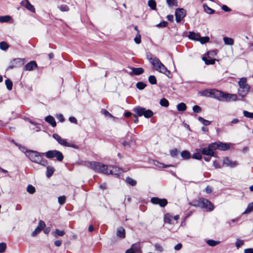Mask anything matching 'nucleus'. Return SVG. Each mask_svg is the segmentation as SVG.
I'll return each instance as SVG.
<instances>
[{
	"label": "nucleus",
	"instance_id": "nucleus-1",
	"mask_svg": "<svg viewBox=\"0 0 253 253\" xmlns=\"http://www.w3.org/2000/svg\"><path fill=\"white\" fill-rule=\"evenodd\" d=\"M89 168L95 172L106 174L118 175L121 173L122 169L114 166H107L101 163L96 162H89Z\"/></svg>",
	"mask_w": 253,
	"mask_h": 253
},
{
	"label": "nucleus",
	"instance_id": "nucleus-2",
	"mask_svg": "<svg viewBox=\"0 0 253 253\" xmlns=\"http://www.w3.org/2000/svg\"><path fill=\"white\" fill-rule=\"evenodd\" d=\"M25 153L26 156L33 163L40 164L42 166H45L47 164V161L43 160L41 154L38 151L26 149Z\"/></svg>",
	"mask_w": 253,
	"mask_h": 253
},
{
	"label": "nucleus",
	"instance_id": "nucleus-3",
	"mask_svg": "<svg viewBox=\"0 0 253 253\" xmlns=\"http://www.w3.org/2000/svg\"><path fill=\"white\" fill-rule=\"evenodd\" d=\"M154 68L159 72L165 74L169 78H172V74L169 70L161 62L158 58H155L152 62Z\"/></svg>",
	"mask_w": 253,
	"mask_h": 253
},
{
	"label": "nucleus",
	"instance_id": "nucleus-4",
	"mask_svg": "<svg viewBox=\"0 0 253 253\" xmlns=\"http://www.w3.org/2000/svg\"><path fill=\"white\" fill-rule=\"evenodd\" d=\"M240 88L238 89V94L242 98H244L249 92L250 86L247 84V79L242 78L238 82Z\"/></svg>",
	"mask_w": 253,
	"mask_h": 253
},
{
	"label": "nucleus",
	"instance_id": "nucleus-5",
	"mask_svg": "<svg viewBox=\"0 0 253 253\" xmlns=\"http://www.w3.org/2000/svg\"><path fill=\"white\" fill-rule=\"evenodd\" d=\"M133 111L139 117L143 116L146 118L152 117L154 113L150 109H146L144 107L137 106L133 109Z\"/></svg>",
	"mask_w": 253,
	"mask_h": 253
},
{
	"label": "nucleus",
	"instance_id": "nucleus-6",
	"mask_svg": "<svg viewBox=\"0 0 253 253\" xmlns=\"http://www.w3.org/2000/svg\"><path fill=\"white\" fill-rule=\"evenodd\" d=\"M52 137L58 142L59 144L62 146L64 147H71L76 149H78L79 148L78 146L76 144L68 143L66 139L62 138L58 134L54 133L52 135Z\"/></svg>",
	"mask_w": 253,
	"mask_h": 253
},
{
	"label": "nucleus",
	"instance_id": "nucleus-7",
	"mask_svg": "<svg viewBox=\"0 0 253 253\" xmlns=\"http://www.w3.org/2000/svg\"><path fill=\"white\" fill-rule=\"evenodd\" d=\"M52 137L58 142L59 144L62 146L64 147H71L76 149H78L79 148L78 146L76 144L68 143L66 139L62 138L58 134L54 133L52 135Z\"/></svg>",
	"mask_w": 253,
	"mask_h": 253
},
{
	"label": "nucleus",
	"instance_id": "nucleus-8",
	"mask_svg": "<svg viewBox=\"0 0 253 253\" xmlns=\"http://www.w3.org/2000/svg\"><path fill=\"white\" fill-rule=\"evenodd\" d=\"M44 154L46 158L50 159L56 158L59 162H62L64 158L62 153L56 150L48 151Z\"/></svg>",
	"mask_w": 253,
	"mask_h": 253
},
{
	"label": "nucleus",
	"instance_id": "nucleus-9",
	"mask_svg": "<svg viewBox=\"0 0 253 253\" xmlns=\"http://www.w3.org/2000/svg\"><path fill=\"white\" fill-rule=\"evenodd\" d=\"M199 208L202 209H208L209 211L213 210V206L212 203L207 199L205 198H199Z\"/></svg>",
	"mask_w": 253,
	"mask_h": 253
},
{
	"label": "nucleus",
	"instance_id": "nucleus-10",
	"mask_svg": "<svg viewBox=\"0 0 253 253\" xmlns=\"http://www.w3.org/2000/svg\"><path fill=\"white\" fill-rule=\"evenodd\" d=\"M186 15V10L181 8H178L175 10V20L177 23H180Z\"/></svg>",
	"mask_w": 253,
	"mask_h": 253
},
{
	"label": "nucleus",
	"instance_id": "nucleus-11",
	"mask_svg": "<svg viewBox=\"0 0 253 253\" xmlns=\"http://www.w3.org/2000/svg\"><path fill=\"white\" fill-rule=\"evenodd\" d=\"M214 147L211 146V143L207 147L202 148L201 150V154L204 155L212 156L216 157L214 152Z\"/></svg>",
	"mask_w": 253,
	"mask_h": 253
},
{
	"label": "nucleus",
	"instance_id": "nucleus-12",
	"mask_svg": "<svg viewBox=\"0 0 253 253\" xmlns=\"http://www.w3.org/2000/svg\"><path fill=\"white\" fill-rule=\"evenodd\" d=\"M206 93V96L213 97L214 98H216L220 101L223 92L217 89H214L209 91L207 90Z\"/></svg>",
	"mask_w": 253,
	"mask_h": 253
},
{
	"label": "nucleus",
	"instance_id": "nucleus-13",
	"mask_svg": "<svg viewBox=\"0 0 253 253\" xmlns=\"http://www.w3.org/2000/svg\"><path fill=\"white\" fill-rule=\"evenodd\" d=\"M213 146L214 149H218L221 151H226L229 149L230 145L228 143L218 142L211 143V146Z\"/></svg>",
	"mask_w": 253,
	"mask_h": 253
},
{
	"label": "nucleus",
	"instance_id": "nucleus-14",
	"mask_svg": "<svg viewBox=\"0 0 253 253\" xmlns=\"http://www.w3.org/2000/svg\"><path fill=\"white\" fill-rule=\"evenodd\" d=\"M151 202L155 205H159L162 208L166 207L168 204V201L166 199H160L158 197L152 198Z\"/></svg>",
	"mask_w": 253,
	"mask_h": 253
},
{
	"label": "nucleus",
	"instance_id": "nucleus-15",
	"mask_svg": "<svg viewBox=\"0 0 253 253\" xmlns=\"http://www.w3.org/2000/svg\"><path fill=\"white\" fill-rule=\"evenodd\" d=\"M24 64V59L22 58H15L11 62V65L8 66V69H12L14 67H20Z\"/></svg>",
	"mask_w": 253,
	"mask_h": 253
},
{
	"label": "nucleus",
	"instance_id": "nucleus-16",
	"mask_svg": "<svg viewBox=\"0 0 253 253\" xmlns=\"http://www.w3.org/2000/svg\"><path fill=\"white\" fill-rule=\"evenodd\" d=\"M20 4L31 12L35 13L36 12V10L34 5L30 3L29 0H22L20 2Z\"/></svg>",
	"mask_w": 253,
	"mask_h": 253
},
{
	"label": "nucleus",
	"instance_id": "nucleus-17",
	"mask_svg": "<svg viewBox=\"0 0 253 253\" xmlns=\"http://www.w3.org/2000/svg\"><path fill=\"white\" fill-rule=\"evenodd\" d=\"M45 226V224L42 220H40L39 222L38 226L36 228L34 231L32 233V236L35 237L38 234H39Z\"/></svg>",
	"mask_w": 253,
	"mask_h": 253
},
{
	"label": "nucleus",
	"instance_id": "nucleus-18",
	"mask_svg": "<svg viewBox=\"0 0 253 253\" xmlns=\"http://www.w3.org/2000/svg\"><path fill=\"white\" fill-rule=\"evenodd\" d=\"M223 164L231 168L235 167L238 165L236 161H232L228 157H225L223 159Z\"/></svg>",
	"mask_w": 253,
	"mask_h": 253
},
{
	"label": "nucleus",
	"instance_id": "nucleus-19",
	"mask_svg": "<svg viewBox=\"0 0 253 253\" xmlns=\"http://www.w3.org/2000/svg\"><path fill=\"white\" fill-rule=\"evenodd\" d=\"M38 65L36 61H31L25 65L24 69L26 71H31L36 69Z\"/></svg>",
	"mask_w": 253,
	"mask_h": 253
},
{
	"label": "nucleus",
	"instance_id": "nucleus-20",
	"mask_svg": "<svg viewBox=\"0 0 253 253\" xmlns=\"http://www.w3.org/2000/svg\"><path fill=\"white\" fill-rule=\"evenodd\" d=\"M117 236L120 239H124L126 237L125 229L123 227H119L117 229Z\"/></svg>",
	"mask_w": 253,
	"mask_h": 253
},
{
	"label": "nucleus",
	"instance_id": "nucleus-21",
	"mask_svg": "<svg viewBox=\"0 0 253 253\" xmlns=\"http://www.w3.org/2000/svg\"><path fill=\"white\" fill-rule=\"evenodd\" d=\"M45 121L49 124L52 127H55L56 126V123L53 117L51 116H48L45 118Z\"/></svg>",
	"mask_w": 253,
	"mask_h": 253
},
{
	"label": "nucleus",
	"instance_id": "nucleus-22",
	"mask_svg": "<svg viewBox=\"0 0 253 253\" xmlns=\"http://www.w3.org/2000/svg\"><path fill=\"white\" fill-rule=\"evenodd\" d=\"M55 171V169L52 166H47L46 167V176L47 178L50 177L54 172Z\"/></svg>",
	"mask_w": 253,
	"mask_h": 253
},
{
	"label": "nucleus",
	"instance_id": "nucleus-23",
	"mask_svg": "<svg viewBox=\"0 0 253 253\" xmlns=\"http://www.w3.org/2000/svg\"><path fill=\"white\" fill-rule=\"evenodd\" d=\"M188 37L190 39L198 41L200 38V35L194 32H189Z\"/></svg>",
	"mask_w": 253,
	"mask_h": 253
},
{
	"label": "nucleus",
	"instance_id": "nucleus-24",
	"mask_svg": "<svg viewBox=\"0 0 253 253\" xmlns=\"http://www.w3.org/2000/svg\"><path fill=\"white\" fill-rule=\"evenodd\" d=\"M132 73L135 75H140L144 73V70L142 68H132Z\"/></svg>",
	"mask_w": 253,
	"mask_h": 253
},
{
	"label": "nucleus",
	"instance_id": "nucleus-25",
	"mask_svg": "<svg viewBox=\"0 0 253 253\" xmlns=\"http://www.w3.org/2000/svg\"><path fill=\"white\" fill-rule=\"evenodd\" d=\"M181 156L184 160H188L191 158V154L189 151L184 150L181 152Z\"/></svg>",
	"mask_w": 253,
	"mask_h": 253
},
{
	"label": "nucleus",
	"instance_id": "nucleus-26",
	"mask_svg": "<svg viewBox=\"0 0 253 253\" xmlns=\"http://www.w3.org/2000/svg\"><path fill=\"white\" fill-rule=\"evenodd\" d=\"M126 182L127 184L130 186H134L136 184V181L130 177H126Z\"/></svg>",
	"mask_w": 253,
	"mask_h": 253
},
{
	"label": "nucleus",
	"instance_id": "nucleus-27",
	"mask_svg": "<svg viewBox=\"0 0 253 253\" xmlns=\"http://www.w3.org/2000/svg\"><path fill=\"white\" fill-rule=\"evenodd\" d=\"M131 249H132L134 253H140L141 250L140 245L139 244H134L131 246Z\"/></svg>",
	"mask_w": 253,
	"mask_h": 253
},
{
	"label": "nucleus",
	"instance_id": "nucleus-28",
	"mask_svg": "<svg viewBox=\"0 0 253 253\" xmlns=\"http://www.w3.org/2000/svg\"><path fill=\"white\" fill-rule=\"evenodd\" d=\"M52 234L55 238H57L58 236H63L65 234V232L64 230H60L57 229Z\"/></svg>",
	"mask_w": 253,
	"mask_h": 253
},
{
	"label": "nucleus",
	"instance_id": "nucleus-29",
	"mask_svg": "<svg viewBox=\"0 0 253 253\" xmlns=\"http://www.w3.org/2000/svg\"><path fill=\"white\" fill-rule=\"evenodd\" d=\"M198 120L204 126H208L211 124V122L205 120L201 117H199Z\"/></svg>",
	"mask_w": 253,
	"mask_h": 253
},
{
	"label": "nucleus",
	"instance_id": "nucleus-30",
	"mask_svg": "<svg viewBox=\"0 0 253 253\" xmlns=\"http://www.w3.org/2000/svg\"><path fill=\"white\" fill-rule=\"evenodd\" d=\"M153 164L155 166H156L158 168H168L172 166V165H165L164 164L160 163L157 161H154Z\"/></svg>",
	"mask_w": 253,
	"mask_h": 253
},
{
	"label": "nucleus",
	"instance_id": "nucleus-31",
	"mask_svg": "<svg viewBox=\"0 0 253 253\" xmlns=\"http://www.w3.org/2000/svg\"><path fill=\"white\" fill-rule=\"evenodd\" d=\"M172 216L169 213H167L164 216V222L169 224L172 223Z\"/></svg>",
	"mask_w": 253,
	"mask_h": 253
},
{
	"label": "nucleus",
	"instance_id": "nucleus-32",
	"mask_svg": "<svg viewBox=\"0 0 253 253\" xmlns=\"http://www.w3.org/2000/svg\"><path fill=\"white\" fill-rule=\"evenodd\" d=\"M203 8L204 11L208 14H213L215 12V11L213 9L209 7L206 3L204 4Z\"/></svg>",
	"mask_w": 253,
	"mask_h": 253
},
{
	"label": "nucleus",
	"instance_id": "nucleus-33",
	"mask_svg": "<svg viewBox=\"0 0 253 253\" xmlns=\"http://www.w3.org/2000/svg\"><path fill=\"white\" fill-rule=\"evenodd\" d=\"M223 41L225 44L232 45L234 44V40L233 39L228 37H224Z\"/></svg>",
	"mask_w": 253,
	"mask_h": 253
},
{
	"label": "nucleus",
	"instance_id": "nucleus-34",
	"mask_svg": "<svg viewBox=\"0 0 253 253\" xmlns=\"http://www.w3.org/2000/svg\"><path fill=\"white\" fill-rule=\"evenodd\" d=\"M219 241H214L213 240L210 239L207 240V244L211 247H214L220 243Z\"/></svg>",
	"mask_w": 253,
	"mask_h": 253
},
{
	"label": "nucleus",
	"instance_id": "nucleus-35",
	"mask_svg": "<svg viewBox=\"0 0 253 253\" xmlns=\"http://www.w3.org/2000/svg\"><path fill=\"white\" fill-rule=\"evenodd\" d=\"M203 61H205V63L207 65H213L214 64L215 59L211 58L210 59H208L206 57H203L202 58Z\"/></svg>",
	"mask_w": 253,
	"mask_h": 253
},
{
	"label": "nucleus",
	"instance_id": "nucleus-36",
	"mask_svg": "<svg viewBox=\"0 0 253 253\" xmlns=\"http://www.w3.org/2000/svg\"><path fill=\"white\" fill-rule=\"evenodd\" d=\"M252 211H253V202L250 203L248 205V207L243 212V214H248Z\"/></svg>",
	"mask_w": 253,
	"mask_h": 253
},
{
	"label": "nucleus",
	"instance_id": "nucleus-37",
	"mask_svg": "<svg viewBox=\"0 0 253 253\" xmlns=\"http://www.w3.org/2000/svg\"><path fill=\"white\" fill-rule=\"evenodd\" d=\"M148 5L152 10L156 9V2L154 0H149L148 2Z\"/></svg>",
	"mask_w": 253,
	"mask_h": 253
},
{
	"label": "nucleus",
	"instance_id": "nucleus-38",
	"mask_svg": "<svg viewBox=\"0 0 253 253\" xmlns=\"http://www.w3.org/2000/svg\"><path fill=\"white\" fill-rule=\"evenodd\" d=\"M177 109L179 111H184L186 110V105L184 103H180L177 105Z\"/></svg>",
	"mask_w": 253,
	"mask_h": 253
},
{
	"label": "nucleus",
	"instance_id": "nucleus-39",
	"mask_svg": "<svg viewBox=\"0 0 253 253\" xmlns=\"http://www.w3.org/2000/svg\"><path fill=\"white\" fill-rule=\"evenodd\" d=\"M5 84L6 86V88L8 90H11L12 88L13 83L9 79H6L5 81Z\"/></svg>",
	"mask_w": 253,
	"mask_h": 253
},
{
	"label": "nucleus",
	"instance_id": "nucleus-40",
	"mask_svg": "<svg viewBox=\"0 0 253 253\" xmlns=\"http://www.w3.org/2000/svg\"><path fill=\"white\" fill-rule=\"evenodd\" d=\"M9 47V45L5 42H0V49L2 50H6Z\"/></svg>",
	"mask_w": 253,
	"mask_h": 253
},
{
	"label": "nucleus",
	"instance_id": "nucleus-41",
	"mask_svg": "<svg viewBox=\"0 0 253 253\" xmlns=\"http://www.w3.org/2000/svg\"><path fill=\"white\" fill-rule=\"evenodd\" d=\"M148 81L151 84H157L156 78L154 75H150L149 77Z\"/></svg>",
	"mask_w": 253,
	"mask_h": 253
},
{
	"label": "nucleus",
	"instance_id": "nucleus-42",
	"mask_svg": "<svg viewBox=\"0 0 253 253\" xmlns=\"http://www.w3.org/2000/svg\"><path fill=\"white\" fill-rule=\"evenodd\" d=\"M160 104L162 106H164V107H168L169 105V102L168 100L165 98H162L160 100Z\"/></svg>",
	"mask_w": 253,
	"mask_h": 253
},
{
	"label": "nucleus",
	"instance_id": "nucleus-43",
	"mask_svg": "<svg viewBox=\"0 0 253 253\" xmlns=\"http://www.w3.org/2000/svg\"><path fill=\"white\" fill-rule=\"evenodd\" d=\"M167 2L169 7L177 6V0H167Z\"/></svg>",
	"mask_w": 253,
	"mask_h": 253
},
{
	"label": "nucleus",
	"instance_id": "nucleus-44",
	"mask_svg": "<svg viewBox=\"0 0 253 253\" xmlns=\"http://www.w3.org/2000/svg\"><path fill=\"white\" fill-rule=\"evenodd\" d=\"M146 85V84L141 82H138L136 84V87L140 90L143 89Z\"/></svg>",
	"mask_w": 253,
	"mask_h": 253
},
{
	"label": "nucleus",
	"instance_id": "nucleus-45",
	"mask_svg": "<svg viewBox=\"0 0 253 253\" xmlns=\"http://www.w3.org/2000/svg\"><path fill=\"white\" fill-rule=\"evenodd\" d=\"M27 191L30 194H33L35 192L36 189L35 188L32 186V185H28L27 187Z\"/></svg>",
	"mask_w": 253,
	"mask_h": 253
},
{
	"label": "nucleus",
	"instance_id": "nucleus-46",
	"mask_svg": "<svg viewBox=\"0 0 253 253\" xmlns=\"http://www.w3.org/2000/svg\"><path fill=\"white\" fill-rule=\"evenodd\" d=\"M10 19V17L9 16H0V22L4 23L7 22Z\"/></svg>",
	"mask_w": 253,
	"mask_h": 253
},
{
	"label": "nucleus",
	"instance_id": "nucleus-47",
	"mask_svg": "<svg viewBox=\"0 0 253 253\" xmlns=\"http://www.w3.org/2000/svg\"><path fill=\"white\" fill-rule=\"evenodd\" d=\"M210 40V38L209 37H201L200 36V38L199 39V41L202 44H204L207 42H208Z\"/></svg>",
	"mask_w": 253,
	"mask_h": 253
},
{
	"label": "nucleus",
	"instance_id": "nucleus-48",
	"mask_svg": "<svg viewBox=\"0 0 253 253\" xmlns=\"http://www.w3.org/2000/svg\"><path fill=\"white\" fill-rule=\"evenodd\" d=\"M237 99V96L236 94L228 93L227 101H236Z\"/></svg>",
	"mask_w": 253,
	"mask_h": 253
},
{
	"label": "nucleus",
	"instance_id": "nucleus-49",
	"mask_svg": "<svg viewBox=\"0 0 253 253\" xmlns=\"http://www.w3.org/2000/svg\"><path fill=\"white\" fill-rule=\"evenodd\" d=\"M147 58L152 65L153 61H154L155 58H157L155 56L153 57V55L150 52L147 53Z\"/></svg>",
	"mask_w": 253,
	"mask_h": 253
},
{
	"label": "nucleus",
	"instance_id": "nucleus-50",
	"mask_svg": "<svg viewBox=\"0 0 253 253\" xmlns=\"http://www.w3.org/2000/svg\"><path fill=\"white\" fill-rule=\"evenodd\" d=\"M192 158L194 159L200 160L202 159V156L200 153L197 152V153L193 154L192 156Z\"/></svg>",
	"mask_w": 253,
	"mask_h": 253
},
{
	"label": "nucleus",
	"instance_id": "nucleus-51",
	"mask_svg": "<svg viewBox=\"0 0 253 253\" xmlns=\"http://www.w3.org/2000/svg\"><path fill=\"white\" fill-rule=\"evenodd\" d=\"M59 9L63 12L68 11L69 8L67 5L62 4L58 6Z\"/></svg>",
	"mask_w": 253,
	"mask_h": 253
},
{
	"label": "nucleus",
	"instance_id": "nucleus-52",
	"mask_svg": "<svg viewBox=\"0 0 253 253\" xmlns=\"http://www.w3.org/2000/svg\"><path fill=\"white\" fill-rule=\"evenodd\" d=\"M66 197L65 196H60L58 198V202L60 205H63L65 204L66 201Z\"/></svg>",
	"mask_w": 253,
	"mask_h": 253
},
{
	"label": "nucleus",
	"instance_id": "nucleus-53",
	"mask_svg": "<svg viewBox=\"0 0 253 253\" xmlns=\"http://www.w3.org/2000/svg\"><path fill=\"white\" fill-rule=\"evenodd\" d=\"M243 113L245 117L248 118L253 119V113H251L245 110L243 111Z\"/></svg>",
	"mask_w": 253,
	"mask_h": 253
},
{
	"label": "nucleus",
	"instance_id": "nucleus-54",
	"mask_svg": "<svg viewBox=\"0 0 253 253\" xmlns=\"http://www.w3.org/2000/svg\"><path fill=\"white\" fill-rule=\"evenodd\" d=\"M6 249V244L2 242L0 243V253H3L5 252Z\"/></svg>",
	"mask_w": 253,
	"mask_h": 253
},
{
	"label": "nucleus",
	"instance_id": "nucleus-55",
	"mask_svg": "<svg viewBox=\"0 0 253 253\" xmlns=\"http://www.w3.org/2000/svg\"><path fill=\"white\" fill-rule=\"evenodd\" d=\"M244 244V241L237 239L235 242V246L237 249H239L241 246Z\"/></svg>",
	"mask_w": 253,
	"mask_h": 253
},
{
	"label": "nucleus",
	"instance_id": "nucleus-56",
	"mask_svg": "<svg viewBox=\"0 0 253 253\" xmlns=\"http://www.w3.org/2000/svg\"><path fill=\"white\" fill-rule=\"evenodd\" d=\"M134 41L136 44H139L141 43V35L139 33H137L136 37H135Z\"/></svg>",
	"mask_w": 253,
	"mask_h": 253
},
{
	"label": "nucleus",
	"instance_id": "nucleus-57",
	"mask_svg": "<svg viewBox=\"0 0 253 253\" xmlns=\"http://www.w3.org/2000/svg\"><path fill=\"white\" fill-rule=\"evenodd\" d=\"M178 151L177 149H173L170 151V155L172 157H175L177 156Z\"/></svg>",
	"mask_w": 253,
	"mask_h": 253
},
{
	"label": "nucleus",
	"instance_id": "nucleus-58",
	"mask_svg": "<svg viewBox=\"0 0 253 253\" xmlns=\"http://www.w3.org/2000/svg\"><path fill=\"white\" fill-rule=\"evenodd\" d=\"M193 111L195 113H199L202 111V109L200 106L198 105H195L193 107Z\"/></svg>",
	"mask_w": 253,
	"mask_h": 253
},
{
	"label": "nucleus",
	"instance_id": "nucleus-59",
	"mask_svg": "<svg viewBox=\"0 0 253 253\" xmlns=\"http://www.w3.org/2000/svg\"><path fill=\"white\" fill-rule=\"evenodd\" d=\"M228 93L223 92L221 96L220 101H228Z\"/></svg>",
	"mask_w": 253,
	"mask_h": 253
},
{
	"label": "nucleus",
	"instance_id": "nucleus-60",
	"mask_svg": "<svg viewBox=\"0 0 253 253\" xmlns=\"http://www.w3.org/2000/svg\"><path fill=\"white\" fill-rule=\"evenodd\" d=\"M189 205L195 207H199V200L193 201L189 203Z\"/></svg>",
	"mask_w": 253,
	"mask_h": 253
},
{
	"label": "nucleus",
	"instance_id": "nucleus-61",
	"mask_svg": "<svg viewBox=\"0 0 253 253\" xmlns=\"http://www.w3.org/2000/svg\"><path fill=\"white\" fill-rule=\"evenodd\" d=\"M102 114H103L105 116H108L110 118H114L111 114H110L107 110L105 109L102 110L101 111Z\"/></svg>",
	"mask_w": 253,
	"mask_h": 253
},
{
	"label": "nucleus",
	"instance_id": "nucleus-62",
	"mask_svg": "<svg viewBox=\"0 0 253 253\" xmlns=\"http://www.w3.org/2000/svg\"><path fill=\"white\" fill-rule=\"evenodd\" d=\"M155 248L156 250L159 251V252L161 253L163 252V248L160 244H156L155 245Z\"/></svg>",
	"mask_w": 253,
	"mask_h": 253
},
{
	"label": "nucleus",
	"instance_id": "nucleus-63",
	"mask_svg": "<svg viewBox=\"0 0 253 253\" xmlns=\"http://www.w3.org/2000/svg\"><path fill=\"white\" fill-rule=\"evenodd\" d=\"M56 117L61 122H63L65 120L63 115L61 114H57Z\"/></svg>",
	"mask_w": 253,
	"mask_h": 253
},
{
	"label": "nucleus",
	"instance_id": "nucleus-64",
	"mask_svg": "<svg viewBox=\"0 0 253 253\" xmlns=\"http://www.w3.org/2000/svg\"><path fill=\"white\" fill-rule=\"evenodd\" d=\"M168 23L167 21H163L158 24L157 26L159 27H166L167 26Z\"/></svg>",
	"mask_w": 253,
	"mask_h": 253
}]
</instances>
